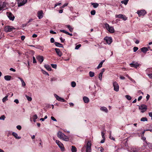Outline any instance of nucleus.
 <instances>
[{"instance_id":"1","label":"nucleus","mask_w":152,"mask_h":152,"mask_svg":"<svg viewBox=\"0 0 152 152\" xmlns=\"http://www.w3.org/2000/svg\"><path fill=\"white\" fill-rule=\"evenodd\" d=\"M91 141H88L87 143L86 146H84L82 148V152H84L85 149H86V152H91Z\"/></svg>"},{"instance_id":"2","label":"nucleus","mask_w":152,"mask_h":152,"mask_svg":"<svg viewBox=\"0 0 152 152\" xmlns=\"http://www.w3.org/2000/svg\"><path fill=\"white\" fill-rule=\"evenodd\" d=\"M15 29V28L14 27L9 26H6L4 28V31L7 33L11 32L12 31L13 29Z\"/></svg>"},{"instance_id":"3","label":"nucleus","mask_w":152,"mask_h":152,"mask_svg":"<svg viewBox=\"0 0 152 152\" xmlns=\"http://www.w3.org/2000/svg\"><path fill=\"white\" fill-rule=\"evenodd\" d=\"M105 26L106 29L110 33H113L114 32V30L113 27L110 26L107 23L105 24Z\"/></svg>"},{"instance_id":"4","label":"nucleus","mask_w":152,"mask_h":152,"mask_svg":"<svg viewBox=\"0 0 152 152\" xmlns=\"http://www.w3.org/2000/svg\"><path fill=\"white\" fill-rule=\"evenodd\" d=\"M56 142L61 149V151H64V146L63 144L58 140H56Z\"/></svg>"},{"instance_id":"5","label":"nucleus","mask_w":152,"mask_h":152,"mask_svg":"<svg viewBox=\"0 0 152 152\" xmlns=\"http://www.w3.org/2000/svg\"><path fill=\"white\" fill-rule=\"evenodd\" d=\"M27 1V0H18V6L20 7L24 5Z\"/></svg>"},{"instance_id":"6","label":"nucleus","mask_w":152,"mask_h":152,"mask_svg":"<svg viewBox=\"0 0 152 152\" xmlns=\"http://www.w3.org/2000/svg\"><path fill=\"white\" fill-rule=\"evenodd\" d=\"M139 109L141 110V112L144 113L147 110V107L145 105L142 104L139 106Z\"/></svg>"},{"instance_id":"7","label":"nucleus","mask_w":152,"mask_h":152,"mask_svg":"<svg viewBox=\"0 0 152 152\" xmlns=\"http://www.w3.org/2000/svg\"><path fill=\"white\" fill-rule=\"evenodd\" d=\"M113 86L114 87V90L116 91H119V86L118 83L116 82H114L113 84Z\"/></svg>"},{"instance_id":"8","label":"nucleus","mask_w":152,"mask_h":152,"mask_svg":"<svg viewBox=\"0 0 152 152\" xmlns=\"http://www.w3.org/2000/svg\"><path fill=\"white\" fill-rule=\"evenodd\" d=\"M104 40L105 41L106 43L110 44L112 42V40L110 37H106L104 38Z\"/></svg>"},{"instance_id":"9","label":"nucleus","mask_w":152,"mask_h":152,"mask_svg":"<svg viewBox=\"0 0 152 152\" xmlns=\"http://www.w3.org/2000/svg\"><path fill=\"white\" fill-rule=\"evenodd\" d=\"M7 14L10 20L12 21H13L14 20L15 17L12 13L10 12H7Z\"/></svg>"},{"instance_id":"10","label":"nucleus","mask_w":152,"mask_h":152,"mask_svg":"<svg viewBox=\"0 0 152 152\" xmlns=\"http://www.w3.org/2000/svg\"><path fill=\"white\" fill-rule=\"evenodd\" d=\"M7 3L5 1L0 3V11L3 9L5 10L6 8Z\"/></svg>"},{"instance_id":"11","label":"nucleus","mask_w":152,"mask_h":152,"mask_svg":"<svg viewBox=\"0 0 152 152\" xmlns=\"http://www.w3.org/2000/svg\"><path fill=\"white\" fill-rule=\"evenodd\" d=\"M137 13L138 14L139 16L140 17L141 16L145 15L146 13V12L145 10H141L138 11Z\"/></svg>"},{"instance_id":"12","label":"nucleus","mask_w":152,"mask_h":152,"mask_svg":"<svg viewBox=\"0 0 152 152\" xmlns=\"http://www.w3.org/2000/svg\"><path fill=\"white\" fill-rule=\"evenodd\" d=\"M129 65L131 67H134L135 68H137L139 66V64L137 62L133 61L132 63L130 64Z\"/></svg>"},{"instance_id":"13","label":"nucleus","mask_w":152,"mask_h":152,"mask_svg":"<svg viewBox=\"0 0 152 152\" xmlns=\"http://www.w3.org/2000/svg\"><path fill=\"white\" fill-rule=\"evenodd\" d=\"M43 14V12L42 10H40V11H38L37 12V16L38 17L39 19H40L42 18Z\"/></svg>"},{"instance_id":"14","label":"nucleus","mask_w":152,"mask_h":152,"mask_svg":"<svg viewBox=\"0 0 152 152\" xmlns=\"http://www.w3.org/2000/svg\"><path fill=\"white\" fill-rule=\"evenodd\" d=\"M37 58L40 64H41L44 60L43 57L42 56H38L37 57Z\"/></svg>"},{"instance_id":"15","label":"nucleus","mask_w":152,"mask_h":152,"mask_svg":"<svg viewBox=\"0 0 152 152\" xmlns=\"http://www.w3.org/2000/svg\"><path fill=\"white\" fill-rule=\"evenodd\" d=\"M56 53L58 56L59 57H61L62 56V53L61 52L60 50L58 48H56L55 49Z\"/></svg>"},{"instance_id":"16","label":"nucleus","mask_w":152,"mask_h":152,"mask_svg":"<svg viewBox=\"0 0 152 152\" xmlns=\"http://www.w3.org/2000/svg\"><path fill=\"white\" fill-rule=\"evenodd\" d=\"M64 134L61 132H58L57 136L59 138L62 139Z\"/></svg>"},{"instance_id":"17","label":"nucleus","mask_w":152,"mask_h":152,"mask_svg":"<svg viewBox=\"0 0 152 152\" xmlns=\"http://www.w3.org/2000/svg\"><path fill=\"white\" fill-rule=\"evenodd\" d=\"M12 77L10 75H6L4 77V79L7 81H9L11 80Z\"/></svg>"},{"instance_id":"18","label":"nucleus","mask_w":152,"mask_h":152,"mask_svg":"<svg viewBox=\"0 0 152 152\" xmlns=\"http://www.w3.org/2000/svg\"><path fill=\"white\" fill-rule=\"evenodd\" d=\"M83 99L85 103H87L89 102V99L88 97L85 96L83 97Z\"/></svg>"},{"instance_id":"19","label":"nucleus","mask_w":152,"mask_h":152,"mask_svg":"<svg viewBox=\"0 0 152 152\" xmlns=\"http://www.w3.org/2000/svg\"><path fill=\"white\" fill-rule=\"evenodd\" d=\"M12 135L14 136L16 139H20L21 138L20 137L18 136V134L15 132H13L12 133Z\"/></svg>"},{"instance_id":"20","label":"nucleus","mask_w":152,"mask_h":152,"mask_svg":"<svg viewBox=\"0 0 152 152\" xmlns=\"http://www.w3.org/2000/svg\"><path fill=\"white\" fill-rule=\"evenodd\" d=\"M141 51L144 53H145L148 50V48L145 47H143L140 49Z\"/></svg>"},{"instance_id":"21","label":"nucleus","mask_w":152,"mask_h":152,"mask_svg":"<svg viewBox=\"0 0 152 152\" xmlns=\"http://www.w3.org/2000/svg\"><path fill=\"white\" fill-rule=\"evenodd\" d=\"M54 44H55V45L57 47H59L63 48V45L62 44H61L59 43H58L57 42H55L54 43Z\"/></svg>"},{"instance_id":"22","label":"nucleus","mask_w":152,"mask_h":152,"mask_svg":"<svg viewBox=\"0 0 152 152\" xmlns=\"http://www.w3.org/2000/svg\"><path fill=\"white\" fill-rule=\"evenodd\" d=\"M44 67L48 70L49 71H51L52 69L50 67V66L49 65H44Z\"/></svg>"},{"instance_id":"23","label":"nucleus","mask_w":152,"mask_h":152,"mask_svg":"<svg viewBox=\"0 0 152 152\" xmlns=\"http://www.w3.org/2000/svg\"><path fill=\"white\" fill-rule=\"evenodd\" d=\"M66 27L71 32L73 31V28H72L69 25H67L66 26Z\"/></svg>"},{"instance_id":"24","label":"nucleus","mask_w":152,"mask_h":152,"mask_svg":"<svg viewBox=\"0 0 152 152\" xmlns=\"http://www.w3.org/2000/svg\"><path fill=\"white\" fill-rule=\"evenodd\" d=\"M54 96H55V97L56 98L57 100H58L59 101H61V99L62 98L60 97L58 95H57L56 94H54Z\"/></svg>"},{"instance_id":"25","label":"nucleus","mask_w":152,"mask_h":152,"mask_svg":"<svg viewBox=\"0 0 152 152\" xmlns=\"http://www.w3.org/2000/svg\"><path fill=\"white\" fill-rule=\"evenodd\" d=\"M62 139L66 141H68L69 140V139L68 137L65 134L64 137H63Z\"/></svg>"},{"instance_id":"26","label":"nucleus","mask_w":152,"mask_h":152,"mask_svg":"<svg viewBox=\"0 0 152 152\" xmlns=\"http://www.w3.org/2000/svg\"><path fill=\"white\" fill-rule=\"evenodd\" d=\"M71 151L72 152H76L77 151V148L74 146H72Z\"/></svg>"},{"instance_id":"27","label":"nucleus","mask_w":152,"mask_h":152,"mask_svg":"<svg viewBox=\"0 0 152 152\" xmlns=\"http://www.w3.org/2000/svg\"><path fill=\"white\" fill-rule=\"evenodd\" d=\"M100 109L101 110L104 111L106 113H107L108 111V110L106 107H101L100 108Z\"/></svg>"},{"instance_id":"28","label":"nucleus","mask_w":152,"mask_h":152,"mask_svg":"<svg viewBox=\"0 0 152 152\" xmlns=\"http://www.w3.org/2000/svg\"><path fill=\"white\" fill-rule=\"evenodd\" d=\"M91 4L94 8H96L99 6V4L97 3H91Z\"/></svg>"},{"instance_id":"29","label":"nucleus","mask_w":152,"mask_h":152,"mask_svg":"<svg viewBox=\"0 0 152 152\" xmlns=\"http://www.w3.org/2000/svg\"><path fill=\"white\" fill-rule=\"evenodd\" d=\"M89 76L91 77H92L94 76V73L91 71H90L89 72Z\"/></svg>"},{"instance_id":"30","label":"nucleus","mask_w":152,"mask_h":152,"mask_svg":"<svg viewBox=\"0 0 152 152\" xmlns=\"http://www.w3.org/2000/svg\"><path fill=\"white\" fill-rule=\"evenodd\" d=\"M8 95L4 97L2 99V102H5L6 101L8 100Z\"/></svg>"},{"instance_id":"31","label":"nucleus","mask_w":152,"mask_h":152,"mask_svg":"<svg viewBox=\"0 0 152 152\" xmlns=\"http://www.w3.org/2000/svg\"><path fill=\"white\" fill-rule=\"evenodd\" d=\"M129 0H124L122 1H121V3L122 4H124L125 5H126L129 1Z\"/></svg>"},{"instance_id":"32","label":"nucleus","mask_w":152,"mask_h":152,"mask_svg":"<svg viewBox=\"0 0 152 152\" xmlns=\"http://www.w3.org/2000/svg\"><path fill=\"white\" fill-rule=\"evenodd\" d=\"M140 121H147L148 119L146 117H142L141 118Z\"/></svg>"},{"instance_id":"33","label":"nucleus","mask_w":152,"mask_h":152,"mask_svg":"<svg viewBox=\"0 0 152 152\" xmlns=\"http://www.w3.org/2000/svg\"><path fill=\"white\" fill-rule=\"evenodd\" d=\"M121 18L124 20H126L127 19V18L126 17V16L124 15L121 14Z\"/></svg>"},{"instance_id":"34","label":"nucleus","mask_w":152,"mask_h":152,"mask_svg":"<svg viewBox=\"0 0 152 152\" xmlns=\"http://www.w3.org/2000/svg\"><path fill=\"white\" fill-rule=\"evenodd\" d=\"M121 18L124 20H126L127 19V18L126 17V16L124 15L121 14Z\"/></svg>"},{"instance_id":"35","label":"nucleus","mask_w":152,"mask_h":152,"mask_svg":"<svg viewBox=\"0 0 152 152\" xmlns=\"http://www.w3.org/2000/svg\"><path fill=\"white\" fill-rule=\"evenodd\" d=\"M27 99V100L29 101H30L32 100V98L31 97L29 96L28 95H25Z\"/></svg>"},{"instance_id":"36","label":"nucleus","mask_w":152,"mask_h":152,"mask_svg":"<svg viewBox=\"0 0 152 152\" xmlns=\"http://www.w3.org/2000/svg\"><path fill=\"white\" fill-rule=\"evenodd\" d=\"M76 86V83L74 81H72L71 82V86L72 87H75Z\"/></svg>"},{"instance_id":"37","label":"nucleus","mask_w":152,"mask_h":152,"mask_svg":"<svg viewBox=\"0 0 152 152\" xmlns=\"http://www.w3.org/2000/svg\"><path fill=\"white\" fill-rule=\"evenodd\" d=\"M38 117L37 115L35 114L33 116V121L34 122H35L36 121V119Z\"/></svg>"},{"instance_id":"38","label":"nucleus","mask_w":152,"mask_h":152,"mask_svg":"<svg viewBox=\"0 0 152 152\" xmlns=\"http://www.w3.org/2000/svg\"><path fill=\"white\" fill-rule=\"evenodd\" d=\"M125 97L129 100H131L132 99V98L131 97V96H130L128 95H126Z\"/></svg>"},{"instance_id":"39","label":"nucleus","mask_w":152,"mask_h":152,"mask_svg":"<svg viewBox=\"0 0 152 152\" xmlns=\"http://www.w3.org/2000/svg\"><path fill=\"white\" fill-rule=\"evenodd\" d=\"M42 71L43 74H44L46 75H48V76H49V74L46 71H45L43 70H42Z\"/></svg>"},{"instance_id":"40","label":"nucleus","mask_w":152,"mask_h":152,"mask_svg":"<svg viewBox=\"0 0 152 152\" xmlns=\"http://www.w3.org/2000/svg\"><path fill=\"white\" fill-rule=\"evenodd\" d=\"M102 74H102V73H100L99 75V78L101 81L102 80Z\"/></svg>"},{"instance_id":"41","label":"nucleus","mask_w":152,"mask_h":152,"mask_svg":"<svg viewBox=\"0 0 152 152\" xmlns=\"http://www.w3.org/2000/svg\"><path fill=\"white\" fill-rule=\"evenodd\" d=\"M51 66L54 69H56L57 68V65L56 64H51Z\"/></svg>"},{"instance_id":"42","label":"nucleus","mask_w":152,"mask_h":152,"mask_svg":"<svg viewBox=\"0 0 152 152\" xmlns=\"http://www.w3.org/2000/svg\"><path fill=\"white\" fill-rule=\"evenodd\" d=\"M91 14L92 15H94L96 13V11L95 10H92L91 12Z\"/></svg>"},{"instance_id":"43","label":"nucleus","mask_w":152,"mask_h":152,"mask_svg":"<svg viewBox=\"0 0 152 152\" xmlns=\"http://www.w3.org/2000/svg\"><path fill=\"white\" fill-rule=\"evenodd\" d=\"M102 63H100L99 64L98 66L97 67V69H99V68H101L102 66Z\"/></svg>"},{"instance_id":"44","label":"nucleus","mask_w":152,"mask_h":152,"mask_svg":"<svg viewBox=\"0 0 152 152\" xmlns=\"http://www.w3.org/2000/svg\"><path fill=\"white\" fill-rule=\"evenodd\" d=\"M81 46V45L80 44H79L77 45L75 47V49H78Z\"/></svg>"},{"instance_id":"45","label":"nucleus","mask_w":152,"mask_h":152,"mask_svg":"<svg viewBox=\"0 0 152 152\" xmlns=\"http://www.w3.org/2000/svg\"><path fill=\"white\" fill-rule=\"evenodd\" d=\"M138 49V48L136 47H134L133 48V51L134 52H136Z\"/></svg>"},{"instance_id":"46","label":"nucleus","mask_w":152,"mask_h":152,"mask_svg":"<svg viewBox=\"0 0 152 152\" xmlns=\"http://www.w3.org/2000/svg\"><path fill=\"white\" fill-rule=\"evenodd\" d=\"M5 118V116L4 115H1L0 117V120H4Z\"/></svg>"},{"instance_id":"47","label":"nucleus","mask_w":152,"mask_h":152,"mask_svg":"<svg viewBox=\"0 0 152 152\" xmlns=\"http://www.w3.org/2000/svg\"><path fill=\"white\" fill-rule=\"evenodd\" d=\"M101 135L102 138H105L104 135L105 133L103 132H101Z\"/></svg>"},{"instance_id":"48","label":"nucleus","mask_w":152,"mask_h":152,"mask_svg":"<svg viewBox=\"0 0 152 152\" xmlns=\"http://www.w3.org/2000/svg\"><path fill=\"white\" fill-rule=\"evenodd\" d=\"M60 31L65 33L66 34V33H67V31L64 30H60Z\"/></svg>"},{"instance_id":"49","label":"nucleus","mask_w":152,"mask_h":152,"mask_svg":"<svg viewBox=\"0 0 152 152\" xmlns=\"http://www.w3.org/2000/svg\"><path fill=\"white\" fill-rule=\"evenodd\" d=\"M121 14H119V15H115V18H121Z\"/></svg>"},{"instance_id":"50","label":"nucleus","mask_w":152,"mask_h":152,"mask_svg":"<svg viewBox=\"0 0 152 152\" xmlns=\"http://www.w3.org/2000/svg\"><path fill=\"white\" fill-rule=\"evenodd\" d=\"M129 79L131 80V81L132 82H134V83L135 82V80L132 79L131 77H129Z\"/></svg>"},{"instance_id":"51","label":"nucleus","mask_w":152,"mask_h":152,"mask_svg":"<svg viewBox=\"0 0 152 152\" xmlns=\"http://www.w3.org/2000/svg\"><path fill=\"white\" fill-rule=\"evenodd\" d=\"M16 128L18 129L19 130H20L21 129V127L20 125L17 126L16 127Z\"/></svg>"},{"instance_id":"52","label":"nucleus","mask_w":152,"mask_h":152,"mask_svg":"<svg viewBox=\"0 0 152 152\" xmlns=\"http://www.w3.org/2000/svg\"><path fill=\"white\" fill-rule=\"evenodd\" d=\"M60 39L61 41V42H64L65 41V39H63L62 37H60Z\"/></svg>"},{"instance_id":"53","label":"nucleus","mask_w":152,"mask_h":152,"mask_svg":"<svg viewBox=\"0 0 152 152\" xmlns=\"http://www.w3.org/2000/svg\"><path fill=\"white\" fill-rule=\"evenodd\" d=\"M50 41L52 43L54 42L55 41L54 39L53 38H52L50 39Z\"/></svg>"},{"instance_id":"54","label":"nucleus","mask_w":152,"mask_h":152,"mask_svg":"<svg viewBox=\"0 0 152 152\" xmlns=\"http://www.w3.org/2000/svg\"><path fill=\"white\" fill-rule=\"evenodd\" d=\"M51 118L52 120H53L54 121H57L56 119H55L54 118V117H53V116H51Z\"/></svg>"},{"instance_id":"55","label":"nucleus","mask_w":152,"mask_h":152,"mask_svg":"<svg viewBox=\"0 0 152 152\" xmlns=\"http://www.w3.org/2000/svg\"><path fill=\"white\" fill-rule=\"evenodd\" d=\"M50 33L53 34H56V33L55 32H54L52 30H50Z\"/></svg>"},{"instance_id":"56","label":"nucleus","mask_w":152,"mask_h":152,"mask_svg":"<svg viewBox=\"0 0 152 152\" xmlns=\"http://www.w3.org/2000/svg\"><path fill=\"white\" fill-rule=\"evenodd\" d=\"M22 83V86H26V83L24 82V80L21 82Z\"/></svg>"},{"instance_id":"57","label":"nucleus","mask_w":152,"mask_h":152,"mask_svg":"<svg viewBox=\"0 0 152 152\" xmlns=\"http://www.w3.org/2000/svg\"><path fill=\"white\" fill-rule=\"evenodd\" d=\"M33 63H35L37 62L36 59L34 57H33Z\"/></svg>"},{"instance_id":"58","label":"nucleus","mask_w":152,"mask_h":152,"mask_svg":"<svg viewBox=\"0 0 152 152\" xmlns=\"http://www.w3.org/2000/svg\"><path fill=\"white\" fill-rule=\"evenodd\" d=\"M14 102L18 104L19 103V101L18 99H15L14 100Z\"/></svg>"},{"instance_id":"59","label":"nucleus","mask_w":152,"mask_h":152,"mask_svg":"<svg viewBox=\"0 0 152 152\" xmlns=\"http://www.w3.org/2000/svg\"><path fill=\"white\" fill-rule=\"evenodd\" d=\"M25 37L24 36H21V39L22 40H24V39H25Z\"/></svg>"},{"instance_id":"60","label":"nucleus","mask_w":152,"mask_h":152,"mask_svg":"<svg viewBox=\"0 0 152 152\" xmlns=\"http://www.w3.org/2000/svg\"><path fill=\"white\" fill-rule=\"evenodd\" d=\"M149 115L151 117V119L152 120V112H150L148 113Z\"/></svg>"},{"instance_id":"61","label":"nucleus","mask_w":152,"mask_h":152,"mask_svg":"<svg viewBox=\"0 0 152 152\" xmlns=\"http://www.w3.org/2000/svg\"><path fill=\"white\" fill-rule=\"evenodd\" d=\"M10 71H12L13 72H15L16 71V70L15 69H14L13 68H11L10 69Z\"/></svg>"},{"instance_id":"62","label":"nucleus","mask_w":152,"mask_h":152,"mask_svg":"<svg viewBox=\"0 0 152 152\" xmlns=\"http://www.w3.org/2000/svg\"><path fill=\"white\" fill-rule=\"evenodd\" d=\"M148 75L150 78L152 79V74H148Z\"/></svg>"},{"instance_id":"63","label":"nucleus","mask_w":152,"mask_h":152,"mask_svg":"<svg viewBox=\"0 0 152 152\" xmlns=\"http://www.w3.org/2000/svg\"><path fill=\"white\" fill-rule=\"evenodd\" d=\"M61 102H66V101L65 99H64L63 98H62Z\"/></svg>"},{"instance_id":"64","label":"nucleus","mask_w":152,"mask_h":152,"mask_svg":"<svg viewBox=\"0 0 152 152\" xmlns=\"http://www.w3.org/2000/svg\"><path fill=\"white\" fill-rule=\"evenodd\" d=\"M142 98V96H140L138 98V101H139Z\"/></svg>"}]
</instances>
